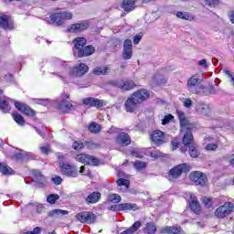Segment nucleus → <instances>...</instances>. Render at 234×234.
I'll return each instance as SVG.
<instances>
[{
	"instance_id": "nucleus-1",
	"label": "nucleus",
	"mask_w": 234,
	"mask_h": 234,
	"mask_svg": "<svg viewBox=\"0 0 234 234\" xmlns=\"http://www.w3.org/2000/svg\"><path fill=\"white\" fill-rule=\"evenodd\" d=\"M50 74L58 76V78H67V76H72V69L69 67L64 61H58L55 64V70L49 69Z\"/></svg>"
},
{
	"instance_id": "nucleus-2",
	"label": "nucleus",
	"mask_w": 234,
	"mask_h": 234,
	"mask_svg": "<svg viewBox=\"0 0 234 234\" xmlns=\"http://www.w3.org/2000/svg\"><path fill=\"white\" fill-rule=\"evenodd\" d=\"M191 166L186 163L178 165L169 171V180H176L182 176V173H189Z\"/></svg>"
},
{
	"instance_id": "nucleus-3",
	"label": "nucleus",
	"mask_w": 234,
	"mask_h": 234,
	"mask_svg": "<svg viewBox=\"0 0 234 234\" xmlns=\"http://www.w3.org/2000/svg\"><path fill=\"white\" fill-rule=\"evenodd\" d=\"M234 205L231 202H226L221 207H218L215 211V217L218 218H226L228 215L233 213Z\"/></svg>"
},
{
	"instance_id": "nucleus-4",
	"label": "nucleus",
	"mask_w": 234,
	"mask_h": 234,
	"mask_svg": "<svg viewBox=\"0 0 234 234\" xmlns=\"http://www.w3.org/2000/svg\"><path fill=\"white\" fill-rule=\"evenodd\" d=\"M75 158L77 162H80V164H85L86 165H93V166L100 165V159L90 154H79Z\"/></svg>"
},
{
	"instance_id": "nucleus-5",
	"label": "nucleus",
	"mask_w": 234,
	"mask_h": 234,
	"mask_svg": "<svg viewBox=\"0 0 234 234\" xmlns=\"http://www.w3.org/2000/svg\"><path fill=\"white\" fill-rule=\"evenodd\" d=\"M109 85L118 87V89H122V90H131V89L136 87V84L133 80H110Z\"/></svg>"
},
{
	"instance_id": "nucleus-6",
	"label": "nucleus",
	"mask_w": 234,
	"mask_h": 234,
	"mask_svg": "<svg viewBox=\"0 0 234 234\" xmlns=\"http://www.w3.org/2000/svg\"><path fill=\"white\" fill-rule=\"evenodd\" d=\"M77 220L82 224H94L96 222V216L92 212L83 211L76 215Z\"/></svg>"
},
{
	"instance_id": "nucleus-7",
	"label": "nucleus",
	"mask_w": 234,
	"mask_h": 234,
	"mask_svg": "<svg viewBox=\"0 0 234 234\" xmlns=\"http://www.w3.org/2000/svg\"><path fill=\"white\" fill-rule=\"evenodd\" d=\"M70 95H62V100L58 103V109L61 112H70L74 109L72 102L69 101Z\"/></svg>"
},
{
	"instance_id": "nucleus-8",
	"label": "nucleus",
	"mask_w": 234,
	"mask_h": 234,
	"mask_svg": "<svg viewBox=\"0 0 234 234\" xmlns=\"http://www.w3.org/2000/svg\"><path fill=\"white\" fill-rule=\"evenodd\" d=\"M82 103L87 107H96L97 109H100V107H105V105H107V101L104 100H100L94 97L82 99Z\"/></svg>"
},
{
	"instance_id": "nucleus-9",
	"label": "nucleus",
	"mask_w": 234,
	"mask_h": 234,
	"mask_svg": "<svg viewBox=\"0 0 234 234\" xmlns=\"http://www.w3.org/2000/svg\"><path fill=\"white\" fill-rule=\"evenodd\" d=\"M191 182H194L196 186H205L207 182V177L202 172L195 171L189 175Z\"/></svg>"
},
{
	"instance_id": "nucleus-10",
	"label": "nucleus",
	"mask_w": 234,
	"mask_h": 234,
	"mask_svg": "<svg viewBox=\"0 0 234 234\" xmlns=\"http://www.w3.org/2000/svg\"><path fill=\"white\" fill-rule=\"evenodd\" d=\"M115 144L127 147V145H131V136H129V133L121 131L115 138Z\"/></svg>"
},
{
	"instance_id": "nucleus-11",
	"label": "nucleus",
	"mask_w": 234,
	"mask_h": 234,
	"mask_svg": "<svg viewBox=\"0 0 234 234\" xmlns=\"http://www.w3.org/2000/svg\"><path fill=\"white\" fill-rule=\"evenodd\" d=\"M133 58V41L125 39L123 43L122 58L127 60Z\"/></svg>"
},
{
	"instance_id": "nucleus-12",
	"label": "nucleus",
	"mask_w": 234,
	"mask_h": 234,
	"mask_svg": "<svg viewBox=\"0 0 234 234\" xmlns=\"http://www.w3.org/2000/svg\"><path fill=\"white\" fill-rule=\"evenodd\" d=\"M89 28V22L83 21L77 24H72L69 28L68 32L71 34H78V32H83V30H87Z\"/></svg>"
},
{
	"instance_id": "nucleus-13",
	"label": "nucleus",
	"mask_w": 234,
	"mask_h": 234,
	"mask_svg": "<svg viewBox=\"0 0 234 234\" xmlns=\"http://www.w3.org/2000/svg\"><path fill=\"white\" fill-rule=\"evenodd\" d=\"M59 166L61 168L62 175H66V176H71L73 178L78 176V170H76V168L72 167L71 165L65 163H60Z\"/></svg>"
},
{
	"instance_id": "nucleus-14",
	"label": "nucleus",
	"mask_w": 234,
	"mask_h": 234,
	"mask_svg": "<svg viewBox=\"0 0 234 234\" xmlns=\"http://www.w3.org/2000/svg\"><path fill=\"white\" fill-rule=\"evenodd\" d=\"M47 21L49 25H54L55 27H61V25H65L59 11L52 13Z\"/></svg>"
},
{
	"instance_id": "nucleus-15",
	"label": "nucleus",
	"mask_w": 234,
	"mask_h": 234,
	"mask_svg": "<svg viewBox=\"0 0 234 234\" xmlns=\"http://www.w3.org/2000/svg\"><path fill=\"white\" fill-rule=\"evenodd\" d=\"M88 71L89 66L84 63H80V65L75 66L73 69H71V76H76L80 78L83 76V74H87Z\"/></svg>"
},
{
	"instance_id": "nucleus-16",
	"label": "nucleus",
	"mask_w": 234,
	"mask_h": 234,
	"mask_svg": "<svg viewBox=\"0 0 234 234\" xmlns=\"http://www.w3.org/2000/svg\"><path fill=\"white\" fill-rule=\"evenodd\" d=\"M15 107H16V109H17V111H19L20 112H23L27 116H35V114H36L34 110H32L27 104L21 103L19 101L15 102Z\"/></svg>"
},
{
	"instance_id": "nucleus-17",
	"label": "nucleus",
	"mask_w": 234,
	"mask_h": 234,
	"mask_svg": "<svg viewBox=\"0 0 234 234\" xmlns=\"http://www.w3.org/2000/svg\"><path fill=\"white\" fill-rule=\"evenodd\" d=\"M132 97L133 100H136L139 104L143 103V101H145V100H147V98H149V90H139L135 91L132 95Z\"/></svg>"
},
{
	"instance_id": "nucleus-18",
	"label": "nucleus",
	"mask_w": 234,
	"mask_h": 234,
	"mask_svg": "<svg viewBox=\"0 0 234 234\" xmlns=\"http://www.w3.org/2000/svg\"><path fill=\"white\" fill-rule=\"evenodd\" d=\"M140 104L133 98V95L127 99L124 103L126 112H134Z\"/></svg>"
},
{
	"instance_id": "nucleus-19",
	"label": "nucleus",
	"mask_w": 234,
	"mask_h": 234,
	"mask_svg": "<svg viewBox=\"0 0 234 234\" xmlns=\"http://www.w3.org/2000/svg\"><path fill=\"white\" fill-rule=\"evenodd\" d=\"M164 132L155 130L151 133V140L155 145H162L164 144Z\"/></svg>"
},
{
	"instance_id": "nucleus-20",
	"label": "nucleus",
	"mask_w": 234,
	"mask_h": 234,
	"mask_svg": "<svg viewBox=\"0 0 234 234\" xmlns=\"http://www.w3.org/2000/svg\"><path fill=\"white\" fill-rule=\"evenodd\" d=\"M135 6H141L139 0H123L122 8L125 12H133Z\"/></svg>"
},
{
	"instance_id": "nucleus-21",
	"label": "nucleus",
	"mask_w": 234,
	"mask_h": 234,
	"mask_svg": "<svg viewBox=\"0 0 234 234\" xmlns=\"http://www.w3.org/2000/svg\"><path fill=\"white\" fill-rule=\"evenodd\" d=\"M196 110L202 116H209V114H211V108L208 104H206L205 102H198L196 105Z\"/></svg>"
},
{
	"instance_id": "nucleus-22",
	"label": "nucleus",
	"mask_w": 234,
	"mask_h": 234,
	"mask_svg": "<svg viewBox=\"0 0 234 234\" xmlns=\"http://www.w3.org/2000/svg\"><path fill=\"white\" fill-rule=\"evenodd\" d=\"M0 27L5 30H12L14 28V24L10 22V16H0Z\"/></svg>"
},
{
	"instance_id": "nucleus-23",
	"label": "nucleus",
	"mask_w": 234,
	"mask_h": 234,
	"mask_svg": "<svg viewBox=\"0 0 234 234\" xmlns=\"http://www.w3.org/2000/svg\"><path fill=\"white\" fill-rule=\"evenodd\" d=\"M196 85H198V75H193L186 82V87L188 88V90H190V92H192L193 94H198V91H197V90H193Z\"/></svg>"
},
{
	"instance_id": "nucleus-24",
	"label": "nucleus",
	"mask_w": 234,
	"mask_h": 234,
	"mask_svg": "<svg viewBox=\"0 0 234 234\" xmlns=\"http://www.w3.org/2000/svg\"><path fill=\"white\" fill-rule=\"evenodd\" d=\"M183 134V144L185 145H192L193 144V132L191 129L186 131H180Z\"/></svg>"
},
{
	"instance_id": "nucleus-25",
	"label": "nucleus",
	"mask_w": 234,
	"mask_h": 234,
	"mask_svg": "<svg viewBox=\"0 0 234 234\" xmlns=\"http://www.w3.org/2000/svg\"><path fill=\"white\" fill-rule=\"evenodd\" d=\"M96 52V48L93 46H86L83 49L77 52L78 58H85L87 56H92V53Z\"/></svg>"
},
{
	"instance_id": "nucleus-26",
	"label": "nucleus",
	"mask_w": 234,
	"mask_h": 234,
	"mask_svg": "<svg viewBox=\"0 0 234 234\" xmlns=\"http://www.w3.org/2000/svg\"><path fill=\"white\" fill-rule=\"evenodd\" d=\"M33 180L37 182V184H39V186H45V184H47V178L39 170L33 171Z\"/></svg>"
},
{
	"instance_id": "nucleus-27",
	"label": "nucleus",
	"mask_w": 234,
	"mask_h": 234,
	"mask_svg": "<svg viewBox=\"0 0 234 234\" xmlns=\"http://www.w3.org/2000/svg\"><path fill=\"white\" fill-rule=\"evenodd\" d=\"M117 209H120V211H136L138 206L134 203H122L117 205Z\"/></svg>"
},
{
	"instance_id": "nucleus-28",
	"label": "nucleus",
	"mask_w": 234,
	"mask_h": 234,
	"mask_svg": "<svg viewBox=\"0 0 234 234\" xmlns=\"http://www.w3.org/2000/svg\"><path fill=\"white\" fill-rule=\"evenodd\" d=\"M161 233H166V234H184V231L182 230V228H180V227H175V226L169 227V226H166V227H164L161 229Z\"/></svg>"
},
{
	"instance_id": "nucleus-29",
	"label": "nucleus",
	"mask_w": 234,
	"mask_h": 234,
	"mask_svg": "<svg viewBox=\"0 0 234 234\" xmlns=\"http://www.w3.org/2000/svg\"><path fill=\"white\" fill-rule=\"evenodd\" d=\"M189 206L190 209H192V211L196 213V215H198L200 213V203L198 202V199H197V197L190 196Z\"/></svg>"
},
{
	"instance_id": "nucleus-30",
	"label": "nucleus",
	"mask_w": 234,
	"mask_h": 234,
	"mask_svg": "<svg viewBox=\"0 0 234 234\" xmlns=\"http://www.w3.org/2000/svg\"><path fill=\"white\" fill-rule=\"evenodd\" d=\"M15 158L22 161L34 160V154L32 153L20 150V153L16 154Z\"/></svg>"
},
{
	"instance_id": "nucleus-31",
	"label": "nucleus",
	"mask_w": 234,
	"mask_h": 234,
	"mask_svg": "<svg viewBox=\"0 0 234 234\" xmlns=\"http://www.w3.org/2000/svg\"><path fill=\"white\" fill-rule=\"evenodd\" d=\"M100 198H101V194L100 192H92L86 197L85 201L86 204H96L100 202Z\"/></svg>"
},
{
	"instance_id": "nucleus-32",
	"label": "nucleus",
	"mask_w": 234,
	"mask_h": 234,
	"mask_svg": "<svg viewBox=\"0 0 234 234\" xmlns=\"http://www.w3.org/2000/svg\"><path fill=\"white\" fill-rule=\"evenodd\" d=\"M73 45L76 50L80 52V50H83L85 45H87V39L85 37H77L73 40Z\"/></svg>"
},
{
	"instance_id": "nucleus-33",
	"label": "nucleus",
	"mask_w": 234,
	"mask_h": 234,
	"mask_svg": "<svg viewBox=\"0 0 234 234\" xmlns=\"http://www.w3.org/2000/svg\"><path fill=\"white\" fill-rule=\"evenodd\" d=\"M116 184L120 187L121 191H122V193H125L129 190V186L131 182L127 179L120 178L116 181Z\"/></svg>"
},
{
	"instance_id": "nucleus-34",
	"label": "nucleus",
	"mask_w": 234,
	"mask_h": 234,
	"mask_svg": "<svg viewBox=\"0 0 234 234\" xmlns=\"http://www.w3.org/2000/svg\"><path fill=\"white\" fill-rule=\"evenodd\" d=\"M178 19H183L184 21H195V17L188 12L178 11L176 13Z\"/></svg>"
},
{
	"instance_id": "nucleus-35",
	"label": "nucleus",
	"mask_w": 234,
	"mask_h": 234,
	"mask_svg": "<svg viewBox=\"0 0 234 234\" xmlns=\"http://www.w3.org/2000/svg\"><path fill=\"white\" fill-rule=\"evenodd\" d=\"M109 72H111L109 67H97L93 69L95 76H105V74H109Z\"/></svg>"
},
{
	"instance_id": "nucleus-36",
	"label": "nucleus",
	"mask_w": 234,
	"mask_h": 234,
	"mask_svg": "<svg viewBox=\"0 0 234 234\" xmlns=\"http://www.w3.org/2000/svg\"><path fill=\"white\" fill-rule=\"evenodd\" d=\"M10 99H0V110L2 112H10V106L8 105Z\"/></svg>"
},
{
	"instance_id": "nucleus-37",
	"label": "nucleus",
	"mask_w": 234,
	"mask_h": 234,
	"mask_svg": "<svg viewBox=\"0 0 234 234\" xmlns=\"http://www.w3.org/2000/svg\"><path fill=\"white\" fill-rule=\"evenodd\" d=\"M0 173L3 175H14V169L5 163H0Z\"/></svg>"
},
{
	"instance_id": "nucleus-38",
	"label": "nucleus",
	"mask_w": 234,
	"mask_h": 234,
	"mask_svg": "<svg viewBox=\"0 0 234 234\" xmlns=\"http://www.w3.org/2000/svg\"><path fill=\"white\" fill-rule=\"evenodd\" d=\"M189 154L192 158H198L200 155V152H198V146L196 144H190Z\"/></svg>"
},
{
	"instance_id": "nucleus-39",
	"label": "nucleus",
	"mask_w": 234,
	"mask_h": 234,
	"mask_svg": "<svg viewBox=\"0 0 234 234\" xmlns=\"http://www.w3.org/2000/svg\"><path fill=\"white\" fill-rule=\"evenodd\" d=\"M140 228H142V222L136 221L133 223V226H132L129 229H127L126 230H124V232L126 234H133V233H136V231H138V229H140Z\"/></svg>"
},
{
	"instance_id": "nucleus-40",
	"label": "nucleus",
	"mask_w": 234,
	"mask_h": 234,
	"mask_svg": "<svg viewBox=\"0 0 234 234\" xmlns=\"http://www.w3.org/2000/svg\"><path fill=\"white\" fill-rule=\"evenodd\" d=\"M154 85H164L167 83V79L164 75H155L154 77Z\"/></svg>"
},
{
	"instance_id": "nucleus-41",
	"label": "nucleus",
	"mask_w": 234,
	"mask_h": 234,
	"mask_svg": "<svg viewBox=\"0 0 234 234\" xmlns=\"http://www.w3.org/2000/svg\"><path fill=\"white\" fill-rule=\"evenodd\" d=\"M144 232L146 234H154L156 233V226L153 222L146 224V227L144 229Z\"/></svg>"
},
{
	"instance_id": "nucleus-42",
	"label": "nucleus",
	"mask_w": 234,
	"mask_h": 234,
	"mask_svg": "<svg viewBox=\"0 0 234 234\" xmlns=\"http://www.w3.org/2000/svg\"><path fill=\"white\" fill-rule=\"evenodd\" d=\"M69 215V211L63 209H53L48 213L49 217H63Z\"/></svg>"
},
{
	"instance_id": "nucleus-43",
	"label": "nucleus",
	"mask_w": 234,
	"mask_h": 234,
	"mask_svg": "<svg viewBox=\"0 0 234 234\" xmlns=\"http://www.w3.org/2000/svg\"><path fill=\"white\" fill-rule=\"evenodd\" d=\"M89 131L90 133H93V134H98L100 131H101V126H100L97 122H92L89 125Z\"/></svg>"
},
{
	"instance_id": "nucleus-44",
	"label": "nucleus",
	"mask_w": 234,
	"mask_h": 234,
	"mask_svg": "<svg viewBox=\"0 0 234 234\" xmlns=\"http://www.w3.org/2000/svg\"><path fill=\"white\" fill-rule=\"evenodd\" d=\"M12 117L14 118L15 122H16L18 125H21V126L25 125V119L22 117L21 114L17 112H14L12 114Z\"/></svg>"
},
{
	"instance_id": "nucleus-45",
	"label": "nucleus",
	"mask_w": 234,
	"mask_h": 234,
	"mask_svg": "<svg viewBox=\"0 0 234 234\" xmlns=\"http://www.w3.org/2000/svg\"><path fill=\"white\" fill-rule=\"evenodd\" d=\"M108 200L110 202H113V204H118L122 202V197H120V195L118 194H110L108 196Z\"/></svg>"
},
{
	"instance_id": "nucleus-46",
	"label": "nucleus",
	"mask_w": 234,
	"mask_h": 234,
	"mask_svg": "<svg viewBox=\"0 0 234 234\" xmlns=\"http://www.w3.org/2000/svg\"><path fill=\"white\" fill-rule=\"evenodd\" d=\"M62 17V21L65 24L66 21L72 19V13L70 11H59Z\"/></svg>"
},
{
	"instance_id": "nucleus-47",
	"label": "nucleus",
	"mask_w": 234,
	"mask_h": 234,
	"mask_svg": "<svg viewBox=\"0 0 234 234\" xmlns=\"http://www.w3.org/2000/svg\"><path fill=\"white\" fill-rule=\"evenodd\" d=\"M181 130L180 131H187L191 129V124L189 123V121L187 119H183L180 121Z\"/></svg>"
},
{
	"instance_id": "nucleus-48",
	"label": "nucleus",
	"mask_w": 234,
	"mask_h": 234,
	"mask_svg": "<svg viewBox=\"0 0 234 234\" xmlns=\"http://www.w3.org/2000/svg\"><path fill=\"white\" fill-rule=\"evenodd\" d=\"M57 200H59V196L57 194H51L47 197V202H48V204H56Z\"/></svg>"
},
{
	"instance_id": "nucleus-49",
	"label": "nucleus",
	"mask_w": 234,
	"mask_h": 234,
	"mask_svg": "<svg viewBox=\"0 0 234 234\" xmlns=\"http://www.w3.org/2000/svg\"><path fill=\"white\" fill-rule=\"evenodd\" d=\"M133 165L137 171H142V169H145L146 167L145 162L142 161H135Z\"/></svg>"
},
{
	"instance_id": "nucleus-50",
	"label": "nucleus",
	"mask_w": 234,
	"mask_h": 234,
	"mask_svg": "<svg viewBox=\"0 0 234 234\" xmlns=\"http://www.w3.org/2000/svg\"><path fill=\"white\" fill-rule=\"evenodd\" d=\"M205 1V5L207 6H210V8H215V6H218V0H204Z\"/></svg>"
},
{
	"instance_id": "nucleus-51",
	"label": "nucleus",
	"mask_w": 234,
	"mask_h": 234,
	"mask_svg": "<svg viewBox=\"0 0 234 234\" xmlns=\"http://www.w3.org/2000/svg\"><path fill=\"white\" fill-rule=\"evenodd\" d=\"M203 204L207 209H209L211 206H213V198L210 197H203Z\"/></svg>"
},
{
	"instance_id": "nucleus-52",
	"label": "nucleus",
	"mask_w": 234,
	"mask_h": 234,
	"mask_svg": "<svg viewBox=\"0 0 234 234\" xmlns=\"http://www.w3.org/2000/svg\"><path fill=\"white\" fill-rule=\"evenodd\" d=\"M200 89L203 90V92H207V94H217V90H215V87L210 86L208 88L200 87Z\"/></svg>"
},
{
	"instance_id": "nucleus-53",
	"label": "nucleus",
	"mask_w": 234,
	"mask_h": 234,
	"mask_svg": "<svg viewBox=\"0 0 234 234\" xmlns=\"http://www.w3.org/2000/svg\"><path fill=\"white\" fill-rule=\"evenodd\" d=\"M122 131V129L112 126L108 131V134H119V133Z\"/></svg>"
},
{
	"instance_id": "nucleus-54",
	"label": "nucleus",
	"mask_w": 234,
	"mask_h": 234,
	"mask_svg": "<svg viewBox=\"0 0 234 234\" xmlns=\"http://www.w3.org/2000/svg\"><path fill=\"white\" fill-rule=\"evenodd\" d=\"M173 118L174 117L171 114L165 115L162 120V125H167V123H169V122H171Z\"/></svg>"
},
{
	"instance_id": "nucleus-55",
	"label": "nucleus",
	"mask_w": 234,
	"mask_h": 234,
	"mask_svg": "<svg viewBox=\"0 0 234 234\" xmlns=\"http://www.w3.org/2000/svg\"><path fill=\"white\" fill-rule=\"evenodd\" d=\"M83 147H84L83 143H80V142L73 143V149H75V151H80V149H83Z\"/></svg>"
},
{
	"instance_id": "nucleus-56",
	"label": "nucleus",
	"mask_w": 234,
	"mask_h": 234,
	"mask_svg": "<svg viewBox=\"0 0 234 234\" xmlns=\"http://www.w3.org/2000/svg\"><path fill=\"white\" fill-rule=\"evenodd\" d=\"M218 147V144H208L206 145L207 151H216Z\"/></svg>"
},
{
	"instance_id": "nucleus-57",
	"label": "nucleus",
	"mask_w": 234,
	"mask_h": 234,
	"mask_svg": "<svg viewBox=\"0 0 234 234\" xmlns=\"http://www.w3.org/2000/svg\"><path fill=\"white\" fill-rule=\"evenodd\" d=\"M53 184H55L56 186H59V184H61V182H63V179L61 178V176H55L51 178Z\"/></svg>"
},
{
	"instance_id": "nucleus-58",
	"label": "nucleus",
	"mask_w": 234,
	"mask_h": 234,
	"mask_svg": "<svg viewBox=\"0 0 234 234\" xmlns=\"http://www.w3.org/2000/svg\"><path fill=\"white\" fill-rule=\"evenodd\" d=\"M4 80L7 83H12V81H14V75H12V74L5 75Z\"/></svg>"
},
{
	"instance_id": "nucleus-59",
	"label": "nucleus",
	"mask_w": 234,
	"mask_h": 234,
	"mask_svg": "<svg viewBox=\"0 0 234 234\" xmlns=\"http://www.w3.org/2000/svg\"><path fill=\"white\" fill-rule=\"evenodd\" d=\"M224 73L226 74V76H228V78H229L230 82H231V84H232L233 87H234V77H233V75H231V71H229V70H224Z\"/></svg>"
},
{
	"instance_id": "nucleus-60",
	"label": "nucleus",
	"mask_w": 234,
	"mask_h": 234,
	"mask_svg": "<svg viewBox=\"0 0 234 234\" xmlns=\"http://www.w3.org/2000/svg\"><path fill=\"white\" fill-rule=\"evenodd\" d=\"M198 66L203 67V69H207V67H209L207 65V60H206V58H203V59L199 60Z\"/></svg>"
},
{
	"instance_id": "nucleus-61",
	"label": "nucleus",
	"mask_w": 234,
	"mask_h": 234,
	"mask_svg": "<svg viewBox=\"0 0 234 234\" xmlns=\"http://www.w3.org/2000/svg\"><path fill=\"white\" fill-rule=\"evenodd\" d=\"M44 209H45V207H43V205H41V204H37L36 206V213H37L38 215L43 213Z\"/></svg>"
},
{
	"instance_id": "nucleus-62",
	"label": "nucleus",
	"mask_w": 234,
	"mask_h": 234,
	"mask_svg": "<svg viewBox=\"0 0 234 234\" xmlns=\"http://www.w3.org/2000/svg\"><path fill=\"white\" fill-rule=\"evenodd\" d=\"M40 151L43 154H48L50 147L48 145L42 146L40 147Z\"/></svg>"
},
{
	"instance_id": "nucleus-63",
	"label": "nucleus",
	"mask_w": 234,
	"mask_h": 234,
	"mask_svg": "<svg viewBox=\"0 0 234 234\" xmlns=\"http://www.w3.org/2000/svg\"><path fill=\"white\" fill-rule=\"evenodd\" d=\"M185 107H186L187 109H189V107H191V105H193V101L189 99H186L184 101H183Z\"/></svg>"
},
{
	"instance_id": "nucleus-64",
	"label": "nucleus",
	"mask_w": 234,
	"mask_h": 234,
	"mask_svg": "<svg viewBox=\"0 0 234 234\" xmlns=\"http://www.w3.org/2000/svg\"><path fill=\"white\" fill-rule=\"evenodd\" d=\"M140 41H142V35H136L133 37V44L138 45V43H140Z\"/></svg>"
}]
</instances>
